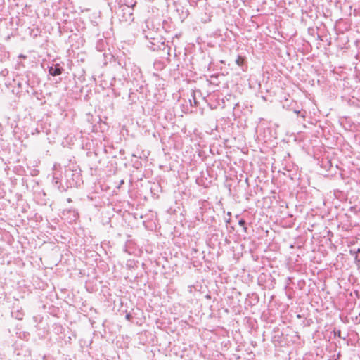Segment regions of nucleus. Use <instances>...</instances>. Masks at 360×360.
Returning <instances> with one entry per match:
<instances>
[{"instance_id": "f257e3e1", "label": "nucleus", "mask_w": 360, "mask_h": 360, "mask_svg": "<svg viewBox=\"0 0 360 360\" xmlns=\"http://www.w3.org/2000/svg\"><path fill=\"white\" fill-rule=\"evenodd\" d=\"M50 75L53 76L60 75L62 73L61 69L58 65H56L55 68L51 67L49 70Z\"/></svg>"}, {"instance_id": "f03ea898", "label": "nucleus", "mask_w": 360, "mask_h": 360, "mask_svg": "<svg viewBox=\"0 0 360 360\" xmlns=\"http://www.w3.org/2000/svg\"><path fill=\"white\" fill-rule=\"evenodd\" d=\"M245 58H243L240 56H238L236 60V64L239 66L243 65L245 64Z\"/></svg>"}, {"instance_id": "7ed1b4c3", "label": "nucleus", "mask_w": 360, "mask_h": 360, "mask_svg": "<svg viewBox=\"0 0 360 360\" xmlns=\"http://www.w3.org/2000/svg\"><path fill=\"white\" fill-rule=\"evenodd\" d=\"M134 20V17L132 13L129 14V19L120 20L122 22L130 24Z\"/></svg>"}, {"instance_id": "20e7f679", "label": "nucleus", "mask_w": 360, "mask_h": 360, "mask_svg": "<svg viewBox=\"0 0 360 360\" xmlns=\"http://www.w3.org/2000/svg\"><path fill=\"white\" fill-rule=\"evenodd\" d=\"M245 221L243 220V219L239 221V224L241 225V226H243L245 224Z\"/></svg>"}, {"instance_id": "39448f33", "label": "nucleus", "mask_w": 360, "mask_h": 360, "mask_svg": "<svg viewBox=\"0 0 360 360\" xmlns=\"http://www.w3.org/2000/svg\"><path fill=\"white\" fill-rule=\"evenodd\" d=\"M130 317H131V315L129 314H127V316H126L127 319L129 320Z\"/></svg>"}, {"instance_id": "423d86ee", "label": "nucleus", "mask_w": 360, "mask_h": 360, "mask_svg": "<svg viewBox=\"0 0 360 360\" xmlns=\"http://www.w3.org/2000/svg\"><path fill=\"white\" fill-rule=\"evenodd\" d=\"M20 58H25L26 56H23V55H20Z\"/></svg>"}]
</instances>
